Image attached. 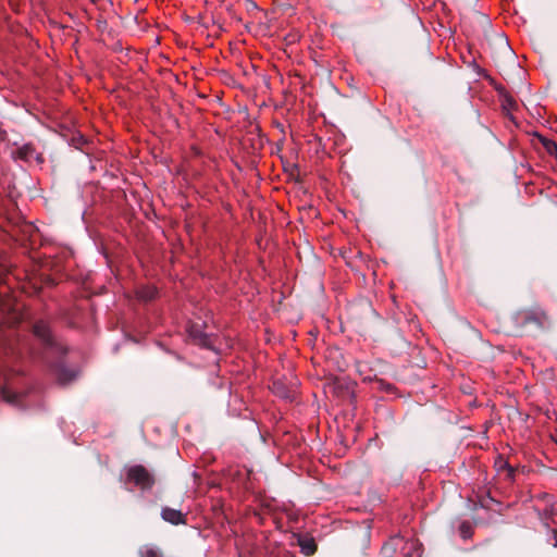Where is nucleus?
Returning a JSON list of instances; mask_svg holds the SVG:
<instances>
[{"label": "nucleus", "instance_id": "1", "mask_svg": "<svg viewBox=\"0 0 557 557\" xmlns=\"http://www.w3.org/2000/svg\"><path fill=\"white\" fill-rule=\"evenodd\" d=\"M516 321L519 325L535 324L540 327L550 324L548 313L540 307L519 311L517 313Z\"/></svg>", "mask_w": 557, "mask_h": 557}, {"label": "nucleus", "instance_id": "2", "mask_svg": "<svg viewBox=\"0 0 557 557\" xmlns=\"http://www.w3.org/2000/svg\"><path fill=\"white\" fill-rule=\"evenodd\" d=\"M127 480L140 487L143 491L151 490L156 483L153 474L141 465L132 466L127 470Z\"/></svg>", "mask_w": 557, "mask_h": 557}, {"label": "nucleus", "instance_id": "3", "mask_svg": "<svg viewBox=\"0 0 557 557\" xmlns=\"http://www.w3.org/2000/svg\"><path fill=\"white\" fill-rule=\"evenodd\" d=\"M329 355H324L329 370L344 372L349 367V361L344 357L341 350H327Z\"/></svg>", "mask_w": 557, "mask_h": 557}, {"label": "nucleus", "instance_id": "4", "mask_svg": "<svg viewBox=\"0 0 557 557\" xmlns=\"http://www.w3.org/2000/svg\"><path fill=\"white\" fill-rule=\"evenodd\" d=\"M54 372L59 383L62 385L71 383L79 374L77 370L66 367L63 362L55 364Z\"/></svg>", "mask_w": 557, "mask_h": 557}, {"label": "nucleus", "instance_id": "5", "mask_svg": "<svg viewBox=\"0 0 557 557\" xmlns=\"http://www.w3.org/2000/svg\"><path fill=\"white\" fill-rule=\"evenodd\" d=\"M407 543L401 536H393L391 537L381 548L380 555L381 557H394L395 553L398 549H404V546Z\"/></svg>", "mask_w": 557, "mask_h": 557}, {"label": "nucleus", "instance_id": "6", "mask_svg": "<svg viewBox=\"0 0 557 557\" xmlns=\"http://www.w3.org/2000/svg\"><path fill=\"white\" fill-rule=\"evenodd\" d=\"M161 517L164 521L177 525L186 524V518L181 510L173 509L170 507H163L161 510Z\"/></svg>", "mask_w": 557, "mask_h": 557}, {"label": "nucleus", "instance_id": "7", "mask_svg": "<svg viewBox=\"0 0 557 557\" xmlns=\"http://www.w3.org/2000/svg\"><path fill=\"white\" fill-rule=\"evenodd\" d=\"M34 334L42 341L44 344L54 346L57 343L53 341V336L49 325L42 321L37 322L34 325Z\"/></svg>", "mask_w": 557, "mask_h": 557}, {"label": "nucleus", "instance_id": "8", "mask_svg": "<svg viewBox=\"0 0 557 557\" xmlns=\"http://www.w3.org/2000/svg\"><path fill=\"white\" fill-rule=\"evenodd\" d=\"M271 389L276 396L281 398L288 399L292 397L293 391L280 380H276L272 383Z\"/></svg>", "mask_w": 557, "mask_h": 557}, {"label": "nucleus", "instance_id": "9", "mask_svg": "<svg viewBox=\"0 0 557 557\" xmlns=\"http://www.w3.org/2000/svg\"><path fill=\"white\" fill-rule=\"evenodd\" d=\"M298 545L300 546L301 553L306 556H311L317 552V544L312 537H300L298 540Z\"/></svg>", "mask_w": 557, "mask_h": 557}, {"label": "nucleus", "instance_id": "10", "mask_svg": "<svg viewBox=\"0 0 557 557\" xmlns=\"http://www.w3.org/2000/svg\"><path fill=\"white\" fill-rule=\"evenodd\" d=\"M536 138L542 144V146L547 151V153H549L550 156H554V157L557 156V144L554 140L548 139L539 134H536Z\"/></svg>", "mask_w": 557, "mask_h": 557}, {"label": "nucleus", "instance_id": "11", "mask_svg": "<svg viewBox=\"0 0 557 557\" xmlns=\"http://www.w3.org/2000/svg\"><path fill=\"white\" fill-rule=\"evenodd\" d=\"M156 295H157V289L152 286L141 287L137 292V296L144 300L153 299L156 297Z\"/></svg>", "mask_w": 557, "mask_h": 557}, {"label": "nucleus", "instance_id": "12", "mask_svg": "<svg viewBox=\"0 0 557 557\" xmlns=\"http://www.w3.org/2000/svg\"><path fill=\"white\" fill-rule=\"evenodd\" d=\"M1 396L9 404H17L21 397L20 394L10 391L7 387L1 388Z\"/></svg>", "mask_w": 557, "mask_h": 557}, {"label": "nucleus", "instance_id": "13", "mask_svg": "<svg viewBox=\"0 0 557 557\" xmlns=\"http://www.w3.org/2000/svg\"><path fill=\"white\" fill-rule=\"evenodd\" d=\"M140 557H162L161 553L153 546L144 545L139 548Z\"/></svg>", "mask_w": 557, "mask_h": 557}, {"label": "nucleus", "instance_id": "14", "mask_svg": "<svg viewBox=\"0 0 557 557\" xmlns=\"http://www.w3.org/2000/svg\"><path fill=\"white\" fill-rule=\"evenodd\" d=\"M17 310L15 304L12 302L11 298L0 299V311L1 312H11L13 313Z\"/></svg>", "mask_w": 557, "mask_h": 557}, {"label": "nucleus", "instance_id": "15", "mask_svg": "<svg viewBox=\"0 0 557 557\" xmlns=\"http://www.w3.org/2000/svg\"><path fill=\"white\" fill-rule=\"evenodd\" d=\"M334 389L338 393H350V383L336 377L333 382Z\"/></svg>", "mask_w": 557, "mask_h": 557}, {"label": "nucleus", "instance_id": "16", "mask_svg": "<svg viewBox=\"0 0 557 557\" xmlns=\"http://www.w3.org/2000/svg\"><path fill=\"white\" fill-rule=\"evenodd\" d=\"M494 467L498 473L506 471L510 467L509 462L502 456L498 455L495 458Z\"/></svg>", "mask_w": 557, "mask_h": 557}, {"label": "nucleus", "instance_id": "17", "mask_svg": "<svg viewBox=\"0 0 557 557\" xmlns=\"http://www.w3.org/2000/svg\"><path fill=\"white\" fill-rule=\"evenodd\" d=\"M503 106L506 108V109H513L516 107V101L513 100L512 97L510 96H505L504 97V101H503Z\"/></svg>", "mask_w": 557, "mask_h": 557}, {"label": "nucleus", "instance_id": "18", "mask_svg": "<svg viewBox=\"0 0 557 557\" xmlns=\"http://www.w3.org/2000/svg\"><path fill=\"white\" fill-rule=\"evenodd\" d=\"M505 472V478L508 480V481H513L515 479V473H516V469L510 466L508 469H506Z\"/></svg>", "mask_w": 557, "mask_h": 557}, {"label": "nucleus", "instance_id": "19", "mask_svg": "<svg viewBox=\"0 0 557 557\" xmlns=\"http://www.w3.org/2000/svg\"><path fill=\"white\" fill-rule=\"evenodd\" d=\"M4 284H5L4 271H3L2 267H0V288H3ZM5 293H7L5 290L0 289V294H5Z\"/></svg>", "mask_w": 557, "mask_h": 557}, {"label": "nucleus", "instance_id": "20", "mask_svg": "<svg viewBox=\"0 0 557 557\" xmlns=\"http://www.w3.org/2000/svg\"><path fill=\"white\" fill-rule=\"evenodd\" d=\"M380 384H381L382 388H384V389H385V391H387V392H391V391H393V389H394V386H392V385H391V384H388V383L380 382Z\"/></svg>", "mask_w": 557, "mask_h": 557}, {"label": "nucleus", "instance_id": "21", "mask_svg": "<svg viewBox=\"0 0 557 557\" xmlns=\"http://www.w3.org/2000/svg\"><path fill=\"white\" fill-rule=\"evenodd\" d=\"M552 539L555 541L554 545L557 546V531L556 530L553 531Z\"/></svg>", "mask_w": 557, "mask_h": 557}, {"label": "nucleus", "instance_id": "22", "mask_svg": "<svg viewBox=\"0 0 557 557\" xmlns=\"http://www.w3.org/2000/svg\"><path fill=\"white\" fill-rule=\"evenodd\" d=\"M16 320H17V317L14 314L12 318H10V321H9V322H11V321H16Z\"/></svg>", "mask_w": 557, "mask_h": 557}, {"label": "nucleus", "instance_id": "23", "mask_svg": "<svg viewBox=\"0 0 557 557\" xmlns=\"http://www.w3.org/2000/svg\"><path fill=\"white\" fill-rule=\"evenodd\" d=\"M466 528H469V527L466 523H462L461 524V531H463V529H466Z\"/></svg>", "mask_w": 557, "mask_h": 557}, {"label": "nucleus", "instance_id": "24", "mask_svg": "<svg viewBox=\"0 0 557 557\" xmlns=\"http://www.w3.org/2000/svg\"><path fill=\"white\" fill-rule=\"evenodd\" d=\"M549 516L548 511H545V519Z\"/></svg>", "mask_w": 557, "mask_h": 557}, {"label": "nucleus", "instance_id": "25", "mask_svg": "<svg viewBox=\"0 0 557 557\" xmlns=\"http://www.w3.org/2000/svg\"><path fill=\"white\" fill-rule=\"evenodd\" d=\"M92 2H97L98 0H91Z\"/></svg>", "mask_w": 557, "mask_h": 557}, {"label": "nucleus", "instance_id": "26", "mask_svg": "<svg viewBox=\"0 0 557 557\" xmlns=\"http://www.w3.org/2000/svg\"><path fill=\"white\" fill-rule=\"evenodd\" d=\"M556 357H557V355H556Z\"/></svg>", "mask_w": 557, "mask_h": 557}]
</instances>
